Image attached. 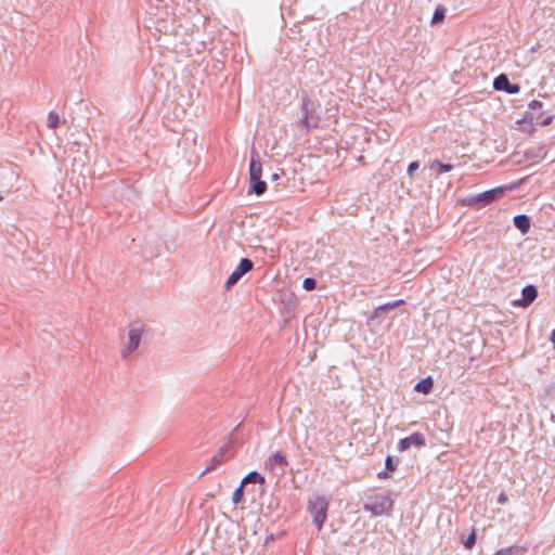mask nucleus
Here are the masks:
<instances>
[{
    "label": "nucleus",
    "instance_id": "nucleus-1",
    "mask_svg": "<svg viewBox=\"0 0 555 555\" xmlns=\"http://www.w3.org/2000/svg\"><path fill=\"white\" fill-rule=\"evenodd\" d=\"M144 333L145 324L142 321H133L129 324L126 338L120 347V357L124 360H132L134 358Z\"/></svg>",
    "mask_w": 555,
    "mask_h": 555
},
{
    "label": "nucleus",
    "instance_id": "nucleus-2",
    "mask_svg": "<svg viewBox=\"0 0 555 555\" xmlns=\"http://www.w3.org/2000/svg\"><path fill=\"white\" fill-rule=\"evenodd\" d=\"M393 507V500L389 491H384L367 498L364 504V511L373 516H382L389 514Z\"/></svg>",
    "mask_w": 555,
    "mask_h": 555
},
{
    "label": "nucleus",
    "instance_id": "nucleus-3",
    "mask_svg": "<svg viewBox=\"0 0 555 555\" xmlns=\"http://www.w3.org/2000/svg\"><path fill=\"white\" fill-rule=\"evenodd\" d=\"M328 502L323 496H315L308 503V511L312 515L313 524L320 530L326 519Z\"/></svg>",
    "mask_w": 555,
    "mask_h": 555
},
{
    "label": "nucleus",
    "instance_id": "nucleus-4",
    "mask_svg": "<svg viewBox=\"0 0 555 555\" xmlns=\"http://www.w3.org/2000/svg\"><path fill=\"white\" fill-rule=\"evenodd\" d=\"M288 462L281 451H276L264 462V469L269 472L272 477L279 479L285 474Z\"/></svg>",
    "mask_w": 555,
    "mask_h": 555
},
{
    "label": "nucleus",
    "instance_id": "nucleus-5",
    "mask_svg": "<svg viewBox=\"0 0 555 555\" xmlns=\"http://www.w3.org/2000/svg\"><path fill=\"white\" fill-rule=\"evenodd\" d=\"M504 192V188H495L469 197L467 204L470 206H485L500 198Z\"/></svg>",
    "mask_w": 555,
    "mask_h": 555
},
{
    "label": "nucleus",
    "instance_id": "nucleus-6",
    "mask_svg": "<svg viewBox=\"0 0 555 555\" xmlns=\"http://www.w3.org/2000/svg\"><path fill=\"white\" fill-rule=\"evenodd\" d=\"M254 267V263L251 260L247 258L241 259L238 266L234 269V271L229 275L228 280L225 281L224 287L227 289L232 288L241 279L243 275L248 273Z\"/></svg>",
    "mask_w": 555,
    "mask_h": 555
},
{
    "label": "nucleus",
    "instance_id": "nucleus-7",
    "mask_svg": "<svg viewBox=\"0 0 555 555\" xmlns=\"http://www.w3.org/2000/svg\"><path fill=\"white\" fill-rule=\"evenodd\" d=\"M425 446V437L421 433H414L409 437L399 440L398 450L404 452L411 447H423Z\"/></svg>",
    "mask_w": 555,
    "mask_h": 555
},
{
    "label": "nucleus",
    "instance_id": "nucleus-8",
    "mask_svg": "<svg viewBox=\"0 0 555 555\" xmlns=\"http://www.w3.org/2000/svg\"><path fill=\"white\" fill-rule=\"evenodd\" d=\"M493 88L498 91H505L508 94H516L520 88L518 85H512L506 75H499L493 81Z\"/></svg>",
    "mask_w": 555,
    "mask_h": 555
},
{
    "label": "nucleus",
    "instance_id": "nucleus-9",
    "mask_svg": "<svg viewBox=\"0 0 555 555\" xmlns=\"http://www.w3.org/2000/svg\"><path fill=\"white\" fill-rule=\"evenodd\" d=\"M522 297L514 300L512 304L515 307H528L538 296V291L533 285H527L521 291Z\"/></svg>",
    "mask_w": 555,
    "mask_h": 555
},
{
    "label": "nucleus",
    "instance_id": "nucleus-10",
    "mask_svg": "<svg viewBox=\"0 0 555 555\" xmlns=\"http://www.w3.org/2000/svg\"><path fill=\"white\" fill-rule=\"evenodd\" d=\"M262 166L256 151H251L250 164H249V179L250 181L261 178Z\"/></svg>",
    "mask_w": 555,
    "mask_h": 555
},
{
    "label": "nucleus",
    "instance_id": "nucleus-11",
    "mask_svg": "<svg viewBox=\"0 0 555 555\" xmlns=\"http://www.w3.org/2000/svg\"><path fill=\"white\" fill-rule=\"evenodd\" d=\"M309 100L304 99L302 101V109H304V116L301 118V122L305 125L306 128H314L318 126V117L313 116L309 112Z\"/></svg>",
    "mask_w": 555,
    "mask_h": 555
},
{
    "label": "nucleus",
    "instance_id": "nucleus-12",
    "mask_svg": "<svg viewBox=\"0 0 555 555\" xmlns=\"http://www.w3.org/2000/svg\"><path fill=\"white\" fill-rule=\"evenodd\" d=\"M514 225L521 233H527L530 228V220L526 215H517L514 217Z\"/></svg>",
    "mask_w": 555,
    "mask_h": 555
},
{
    "label": "nucleus",
    "instance_id": "nucleus-13",
    "mask_svg": "<svg viewBox=\"0 0 555 555\" xmlns=\"http://www.w3.org/2000/svg\"><path fill=\"white\" fill-rule=\"evenodd\" d=\"M433 387L434 382L431 377H426L416 383V385L414 386V390L427 395L433 390Z\"/></svg>",
    "mask_w": 555,
    "mask_h": 555
},
{
    "label": "nucleus",
    "instance_id": "nucleus-14",
    "mask_svg": "<svg viewBox=\"0 0 555 555\" xmlns=\"http://www.w3.org/2000/svg\"><path fill=\"white\" fill-rule=\"evenodd\" d=\"M452 168H453L452 165L443 164V163H440L439 160H434L430 164V169L433 171H435L436 173H438V175H441V173H444V172H449V171L452 170Z\"/></svg>",
    "mask_w": 555,
    "mask_h": 555
},
{
    "label": "nucleus",
    "instance_id": "nucleus-15",
    "mask_svg": "<svg viewBox=\"0 0 555 555\" xmlns=\"http://www.w3.org/2000/svg\"><path fill=\"white\" fill-rule=\"evenodd\" d=\"M249 482H255V483H264V477L261 476L259 473L257 472H250L249 474H247L244 479L242 480V486L246 485V483H249Z\"/></svg>",
    "mask_w": 555,
    "mask_h": 555
},
{
    "label": "nucleus",
    "instance_id": "nucleus-16",
    "mask_svg": "<svg viewBox=\"0 0 555 555\" xmlns=\"http://www.w3.org/2000/svg\"><path fill=\"white\" fill-rule=\"evenodd\" d=\"M444 15H446V8L441 4L437 5V8L434 12L433 18H431V24L436 25V24L441 23L444 18Z\"/></svg>",
    "mask_w": 555,
    "mask_h": 555
},
{
    "label": "nucleus",
    "instance_id": "nucleus-17",
    "mask_svg": "<svg viewBox=\"0 0 555 555\" xmlns=\"http://www.w3.org/2000/svg\"><path fill=\"white\" fill-rule=\"evenodd\" d=\"M403 302L404 301L402 299H399V300H395V301H391V302H387V304L380 305V306H378L375 309V315H378L383 311H387V310L393 309V308L402 305Z\"/></svg>",
    "mask_w": 555,
    "mask_h": 555
},
{
    "label": "nucleus",
    "instance_id": "nucleus-18",
    "mask_svg": "<svg viewBox=\"0 0 555 555\" xmlns=\"http://www.w3.org/2000/svg\"><path fill=\"white\" fill-rule=\"evenodd\" d=\"M60 125V116L55 112H50L47 118V126L50 129H55Z\"/></svg>",
    "mask_w": 555,
    "mask_h": 555
},
{
    "label": "nucleus",
    "instance_id": "nucleus-19",
    "mask_svg": "<svg viewBox=\"0 0 555 555\" xmlns=\"http://www.w3.org/2000/svg\"><path fill=\"white\" fill-rule=\"evenodd\" d=\"M253 183L251 185V190L257 194V195H261L264 193L266 191V188H267V184L264 181H262L261 179H257V180H254V181H250Z\"/></svg>",
    "mask_w": 555,
    "mask_h": 555
},
{
    "label": "nucleus",
    "instance_id": "nucleus-20",
    "mask_svg": "<svg viewBox=\"0 0 555 555\" xmlns=\"http://www.w3.org/2000/svg\"><path fill=\"white\" fill-rule=\"evenodd\" d=\"M462 543L465 548H472L476 543V533L475 530L466 538L462 540Z\"/></svg>",
    "mask_w": 555,
    "mask_h": 555
},
{
    "label": "nucleus",
    "instance_id": "nucleus-21",
    "mask_svg": "<svg viewBox=\"0 0 555 555\" xmlns=\"http://www.w3.org/2000/svg\"><path fill=\"white\" fill-rule=\"evenodd\" d=\"M317 282L314 279L307 278L304 280L302 287L307 291H312L315 288Z\"/></svg>",
    "mask_w": 555,
    "mask_h": 555
},
{
    "label": "nucleus",
    "instance_id": "nucleus-22",
    "mask_svg": "<svg viewBox=\"0 0 555 555\" xmlns=\"http://www.w3.org/2000/svg\"><path fill=\"white\" fill-rule=\"evenodd\" d=\"M224 460L223 457L219 456V454L217 453L212 460H211V465L207 466L206 467V472H210L211 469H214L217 465H219L220 463H222Z\"/></svg>",
    "mask_w": 555,
    "mask_h": 555
},
{
    "label": "nucleus",
    "instance_id": "nucleus-23",
    "mask_svg": "<svg viewBox=\"0 0 555 555\" xmlns=\"http://www.w3.org/2000/svg\"><path fill=\"white\" fill-rule=\"evenodd\" d=\"M242 498H243V486L241 485V487H238V488L234 491L233 496H232V502H233L234 504H237V503H240V502H241Z\"/></svg>",
    "mask_w": 555,
    "mask_h": 555
},
{
    "label": "nucleus",
    "instance_id": "nucleus-24",
    "mask_svg": "<svg viewBox=\"0 0 555 555\" xmlns=\"http://www.w3.org/2000/svg\"><path fill=\"white\" fill-rule=\"evenodd\" d=\"M218 454H219V456L223 457V460H227V459L231 457V455H232L231 449L228 446L220 448L218 451Z\"/></svg>",
    "mask_w": 555,
    "mask_h": 555
},
{
    "label": "nucleus",
    "instance_id": "nucleus-25",
    "mask_svg": "<svg viewBox=\"0 0 555 555\" xmlns=\"http://www.w3.org/2000/svg\"><path fill=\"white\" fill-rule=\"evenodd\" d=\"M385 464H386V469L389 472H395L397 468V463H395V461L391 456H387Z\"/></svg>",
    "mask_w": 555,
    "mask_h": 555
},
{
    "label": "nucleus",
    "instance_id": "nucleus-26",
    "mask_svg": "<svg viewBox=\"0 0 555 555\" xmlns=\"http://www.w3.org/2000/svg\"><path fill=\"white\" fill-rule=\"evenodd\" d=\"M513 550L514 547H505V548H501L499 551H496L494 554L492 555H512L513 554Z\"/></svg>",
    "mask_w": 555,
    "mask_h": 555
},
{
    "label": "nucleus",
    "instance_id": "nucleus-27",
    "mask_svg": "<svg viewBox=\"0 0 555 555\" xmlns=\"http://www.w3.org/2000/svg\"><path fill=\"white\" fill-rule=\"evenodd\" d=\"M420 167L418 163L417 162H413L409 165L408 167V173L409 176H412L414 173L415 170H417Z\"/></svg>",
    "mask_w": 555,
    "mask_h": 555
},
{
    "label": "nucleus",
    "instance_id": "nucleus-28",
    "mask_svg": "<svg viewBox=\"0 0 555 555\" xmlns=\"http://www.w3.org/2000/svg\"><path fill=\"white\" fill-rule=\"evenodd\" d=\"M542 107V103L540 101L533 100L529 103V109L534 111Z\"/></svg>",
    "mask_w": 555,
    "mask_h": 555
},
{
    "label": "nucleus",
    "instance_id": "nucleus-29",
    "mask_svg": "<svg viewBox=\"0 0 555 555\" xmlns=\"http://www.w3.org/2000/svg\"><path fill=\"white\" fill-rule=\"evenodd\" d=\"M507 502V498L504 493H502L499 498H498V503L500 504H504Z\"/></svg>",
    "mask_w": 555,
    "mask_h": 555
},
{
    "label": "nucleus",
    "instance_id": "nucleus-30",
    "mask_svg": "<svg viewBox=\"0 0 555 555\" xmlns=\"http://www.w3.org/2000/svg\"><path fill=\"white\" fill-rule=\"evenodd\" d=\"M552 119H553V117H552V116H547V117L543 120L542 125H544V126L550 125V124L552 122Z\"/></svg>",
    "mask_w": 555,
    "mask_h": 555
},
{
    "label": "nucleus",
    "instance_id": "nucleus-31",
    "mask_svg": "<svg viewBox=\"0 0 555 555\" xmlns=\"http://www.w3.org/2000/svg\"><path fill=\"white\" fill-rule=\"evenodd\" d=\"M551 340L554 344V350H555V328L552 331Z\"/></svg>",
    "mask_w": 555,
    "mask_h": 555
},
{
    "label": "nucleus",
    "instance_id": "nucleus-32",
    "mask_svg": "<svg viewBox=\"0 0 555 555\" xmlns=\"http://www.w3.org/2000/svg\"><path fill=\"white\" fill-rule=\"evenodd\" d=\"M378 477L379 478H387L388 474H387V472H382V473H378Z\"/></svg>",
    "mask_w": 555,
    "mask_h": 555
},
{
    "label": "nucleus",
    "instance_id": "nucleus-33",
    "mask_svg": "<svg viewBox=\"0 0 555 555\" xmlns=\"http://www.w3.org/2000/svg\"><path fill=\"white\" fill-rule=\"evenodd\" d=\"M271 179H272L273 181L278 180V179H279V175H278V173H273V175L271 176Z\"/></svg>",
    "mask_w": 555,
    "mask_h": 555
}]
</instances>
